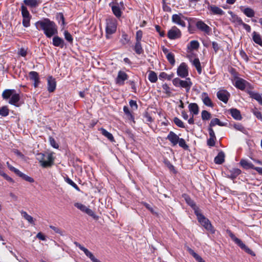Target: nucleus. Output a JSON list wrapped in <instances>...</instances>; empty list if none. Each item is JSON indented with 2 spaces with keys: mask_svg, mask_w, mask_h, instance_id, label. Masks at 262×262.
Wrapping results in <instances>:
<instances>
[{
  "mask_svg": "<svg viewBox=\"0 0 262 262\" xmlns=\"http://www.w3.org/2000/svg\"><path fill=\"white\" fill-rule=\"evenodd\" d=\"M36 29L43 30L46 36L50 38L57 33V28L55 24L48 18L39 20L35 24Z\"/></svg>",
  "mask_w": 262,
  "mask_h": 262,
  "instance_id": "nucleus-1",
  "label": "nucleus"
},
{
  "mask_svg": "<svg viewBox=\"0 0 262 262\" xmlns=\"http://www.w3.org/2000/svg\"><path fill=\"white\" fill-rule=\"evenodd\" d=\"M2 97L4 99L10 98L9 103L12 105L18 106V102L20 99L19 95L16 93L14 90H5L2 94Z\"/></svg>",
  "mask_w": 262,
  "mask_h": 262,
  "instance_id": "nucleus-2",
  "label": "nucleus"
},
{
  "mask_svg": "<svg viewBox=\"0 0 262 262\" xmlns=\"http://www.w3.org/2000/svg\"><path fill=\"white\" fill-rule=\"evenodd\" d=\"M195 214L197 216L199 222L207 230L209 231L211 233H214V230L208 219L206 218L202 214H201L199 210H195Z\"/></svg>",
  "mask_w": 262,
  "mask_h": 262,
  "instance_id": "nucleus-3",
  "label": "nucleus"
},
{
  "mask_svg": "<svg viewBox=\"0 0 262 262\" xmlns=\"http://www.w3.org/2000/svg\"><path fill=\"white\" fill-rule=\"evenodd\" d=\"M117 29V21L115 19L110 18L106 20V37L109 38L110 36L114 34Z\"/></svg>",
  "mask_w": 262,
  "mask_h": 262,
  "instance_id": "nucleus-4",
  "label": "nucleus"
},
{
  "mask_svg": "<svg viewBox=\"0 0 262 262\" xmlns=\"http://www.w3.org/2000/svg\"><path fill=\"white\" fill-rule=\"evenodd\" d=\"M172 83L175 86L184 88L187 92L189 91L192 85L189 78H186L185 80H181L178 78H176L172 80Z\"/></svg>",
  "mask_w": 262,
  "mask_h": 262,
  "instance_id": "nucleus-5",
  "label": "nucleus"
},
{
  "mask_svg": "<svg viewBox=\"0 0 262 262\" xmlns=\"http://www.w3.org/2000/svg\"><path fill=\"white\" fill-rule=\"evenodd\" d=\"M227 233L230 237L231 239L237 244L242 249L244 250L247 253L250 254L251 255H254L253 251L250 249L247 246L245 245V244L239 238L236 237L235 235L230 230H227Z\"/></svg>",
  "mask_w": 262,
  "mask_h": 262,
  "instance_id": "nucleus-6",
  "label": "nucleus"
},
{
  "mask_svg": "<svg viewBox=\"0 0 262 262\" xmlns=\"http://www.w3.org/2000/svg\"><path fill=\"white\" fill-rule=\"evenodd\" d=\"M74 244L77 247H78L81 251H82L85 255L88 257L92 262H101L99 259L94 256L91 252H90L88 249L80 244L79 243L75 242Z\"/></svg>",
  "mask_w": 262,
  "mask_h": 262,
  "instance_id": "nucleus-7",
  "label": "nucleus"
},
{
  "mask_svg": "<svg viewBox=\"0 0 262 262\" xmlns=\"http://www.w3.org/2000/svg\"><path fill=\"white\" fill-rule=\"evenodd\" d=\"M74 244L77 247H78L81 251H82L85 255L88 257L92 262H101L99 259L94 256L91 252H90L88 249L80 244L79 243L75 242Z\"/></svg>",
  "mask_w": 262,
  "mask_h": 262,
  "instance_id": "nucleus-8",
  "label": "nucleus"
},
{
  "mask_svg": "<svg viewBox=\"0 0 262 262\" xmlns=\"http://www.w3.org/2000/svg\"><path fill=\"white\" fill-rule=\"evenodd\" d=\"M74 244L77 247H78L81 251H82L85 255L88 257L92 262H101L99 259L94 256L91 252H90L88 249L80 244L79 243L75 242Z\"/></svg>",
  "mask_w": 262,
  "mask_h": 262,
  "instance_id": "nucleus-9",
  "label": "nucleus"
},
{
  "mask_svg": "<svg viewBox=\"0 0 262 262\" xmlns=\"http://www.w3.org/2000/svg\"><path fill=\"white\" fill-rule=\"evenodd\" d=\"M172 21L182 27L186 26V23L185 20L187 19V18L185 17L182 14L179 13L178 14H175L172 16Z\"/></svg>",
  "mask_w": 262,
  "mask_h": 262,
  "instance_id": "nucleus-10",
  "label": "nucleus"
},
{
  "mask_svg": "<svg viewBox=\"0 0 262 262\" xmlns=\"http://www.w3.org/2000/svg\"><path fill=\"white\" fill-rule=\"evenodd\" d=\"M177 75L181 78H185L188 75V68L185 62L180 64L177 69Z\"/></svg>",
  "mask_w": 262,
  "mask_h": 262,
  "instance_id": "nucleus-11",
  "label": "nucleus"
},
{
  "mask_svg": "<svg viewBox=\"0 0 262 262\" xmlns=\"http://www.w3.org/2000/svg\"><path fill=\"white\" fill-rule=\"evenodd\" d=\"M74 206L81 210L82 212L86 213L89 215L94 218H95V214L94 212L84 205L80 203H75L74 204Z\"/></svg>",
  "mask_w": 262,
  "mask_h": 262,
  "instance_id": "nucleus-12",
  "label": "nucleus"
},
{
  "mask_svg": "<svg viewBox=\"0 0 262 262\" xmlns=\"http://www.w3.org/2000/svg\"><path fill=\"white\" fill-rule=\"evenodd\" d=\"M168 37L170 39H176L181 37V32L176 27H172L168 32Z\"/></svg>",
  "mask_w": 262,
  "mask_h": 262,
  "instance_id": "nucleus-13",
  "label": "nucleus"
},
{
  "mask_svg": "<svg viewBox=\"0 0 262 262\" xmlns=\"http://www.w3.org/2000/svg\"><path fill=\"white\" fill-rule=\"evenodd\" d=\"M44 159V162L42 164V166L43 167L51 166L53 164L54 161L53 153L45 154Z\"/></svg>",
  "mask_w": 262,
  "mask_h": 262,
  "instance_id": "nucleus-14",
  "label": "nucleus"
},
{
  "mask_svg": "<svg viewBox=\"0 0 262 262\" xmlns=\"http://www.w3.org/2000/svg\"><path fill=\"white\" fill-rule=\"evenodd\" d=\"M128 78V75L123 71H119L118 73L117 77L116 79V83L120 85L124 84V81Z\"/></svg>",
  "mask_w": 262,
  "mask_h": 262,
  "instance_id": "nucleus-15",
  "label": "nucleus"
},
{
  "mask_svg": "<svg viewBox=\"0 0 262 262\" xmlns=\"http://www.w3.org/2000/svg\"><path fill=\"white\" fill-rule=\"evenodd\" d=\"M217 97L220 100L226 103L230 97V94L226 90H222L217 92Z\"/></svg>",
  "mask_w": 262,
  "mask_h": 262,
  "instance_id": "nucleus-16",
  "label": "nucleus"
},
{
  "mask_svg": "<svg viewBox=\"0 0 262 262\" xmlns=\"http://www.w3.org/2000/svg\"><path fill=\"white\" fill-rule=\"evenodd\" d=\"M196 26L198 29L208 34L211 31V28L202 20L196 22Z\"/></svg>",
  "mask_w": 262,
  "mask_h": 262,
  "instance_id": "nucleus-17",
  "label": "nucleus"
},
{
  "mask_svg": "<svg viewBox=\"0 0 262 262\" xmlns=\"http://www.w3.org/2000/svg\"><path fill=\"white\" fill-rule=\"evenodd\" d=\"M179 138V136L172 131L169 132L167 137V139L171 142L172 146H175L178 143Z\"/></svg>",
  "mask_w": 262,
  "mask_h": 262,
  "instance_id": "nucleus-18",
  "label": "nucleus"
},
{
  "mask_svg": "<svg viewBox=\"0 0 262 262\" xmlns=\"http://www.w3.org/2000/svg\"><path fill=\"white\" fill-rule=\"evenodd\" d=\"M48 90L49 92H53L55 91L56 86L55 79L52 76H49L47 79Z\"/></svg>",
  "mask_w": 262,
  "mask_h": 262,
  "instance_id": "nucleus-19",
  "label": "nucleus"
},
{
  "mask_svg": "<svg viewBox=\"0 0 262 262\" xmlns=\"http://www.w3.org/2000/svg\"><path fill=\"white\" fill-rule=\"evenodd\" d=\"M29 76L30 79L34 81L33 85L34 87H37L39 83L38 74L36 72L31 71L29 73Z\"/></svg>",
  "mask_w": 262,
  "mask_h": 262,
  "instance_id": "nucleus-20",
  "label": "nucleus"
},
{
  "mask_svg": "<svg viewBox=\"0 0 262 262\" xmlns=\"http://www.w3.org/2000/svg\"><path fill=\"white\" fill-rule=\"evenodd\" d=\"M208 9L210 11L211 13L215 15H222L224 13L223 10L215 5H208Z\"/></svg>",
  "mask_w": 262,
  "mask_h": 262,
  "instance_id": "nucleus-21",
  "label": "nucleus"
},
{
  "mask_svg": "<svg viewBox=\"0 0 262 262\" xmlns=\"http://www.w3.org/2000/svg\"><path fill=\"white\" fill-rule=\"evenodd\" d=\"M208 130L210 138L207 141V144L210 146H213L215 145V140L216 139L215 133L211 127H209Z\"/></svg>",
  "mask_w": 262,
  "mask_h": 262,
  "instance_id": "nucleus-22",
  "label": "nucleus"
},
{
  "mask_svg": "<svg viewBox=\"0 0 262 262\" xmlns=\"http://www.w3.org/2000/svg\"><path fill=\"white\" fill-rule=\"evenodd\" d=\"M247 82L243 79L237 78L236 79L234 86L241 90H244L246 86Z\"/></svg>",
  "mask_w": 262,
  "mask_h": 262,
  "instance_id": "nucleus-23",
  "label": "nucleus"
},
{
  "mask_svg": "<svg viewBox=\"0 0 262 262\" xmlns=\"http://www.w3.org/2000/svg\"><path fill=\"white\" fill-rule=\"evenodd\" d=\"M201 99L205 105L210 107L213 106V103L207 93L204 92L201 94Z\"/></svg>",
  "mask_w": 262,
  "mask_h": 262,
  "instance_id": "nucleus-24",
  "label": "nucleus"
},
{
  "mask_svg": "<svg viewBox=\"0 0 262 262\" xmlns=\"http://www.w3.org/2000/svg\"><path fill=\"white\" fill-rule=\"evenodd\" d=\"M112 10L114 14L117 17L121 16L122 11L121 7H120L118 3H116L112 6Z\"/></svg>",
  "mask_w": 262,
  "mask_h": 262,
  "instance_id": "nucleus-25",
  "label": "nucleus"
},
{
  "mask_svg": "<svg viewBox=\"0 0 262 262\" xmlns=\"http://www.w3.org/2000/svg\"><path fill=\"white\" fill-rule=\"evenodd\" d=\"M188 109L192 115H196L199 112V107L195 103H191L188 105Z\"/></svg>",
  "mask_w": 262,
  "mask_h": 262,
  "instance_id": "nucleus-26",
  "label": "nucleus"
},
{
  "mask_svg": "<svg viewBox=\"0 0 262 262\" xmlns=\"http://www.w3.org/2000/svg\"><path fill=\"white\" fill-rule=\"evenodd\" d=\"M253 41L262 47V36L258 33L254 31L252 34Z\"/></svg>",
  "mask_w": 262,
  "mask_h": 262,
  "instance_id": "nucleus-27",
  "label": "nucleus"
},
{
  "mask_svg": "<svg viewBox=\"0 0 262 262\" xmlns=\"http://www.w3.org/2000/svg\"><path fill=\"white\" fill-rule=\"evenodd\" d=\"M241 10L248 17H252L255 15L254 11L250 8H245L241 7L240 8Z\"/></svg>",
  "mask_w": 262,
  "mask_h": 262,
  "instance_id": "nucleus-28",
  "label": "nucleus"
},
{
  "mask_svg": "<svg viewBox=\"0 0 262 262\" xmlns=\"http://www.w3.org/2000/svg\"><path fill=\"white\" fill-rule=\"evenodd\" d=\"M240 164L244 168L247 169H253L255 170V168L256 167H255L252 163L245 159H242L240 161Z\"/></svg>",
  "mask_w": 262,
  "mask_h": 262,
  "instance_id": "nucleus-29",
  "label": "nucleus"
},
{
  "mask_svg": "<svg viewBox=\"0 0 262 262\" xmlns=\"http://www.w3.org/2000/svg\"><path fill=\"white\" fill-rule=\"evenodd\" d=\"M53 44L55 47L63 48L64 46V40L58 36H55L53 38Z\"/></svg>",
  "mask_w": 262,
  "mask_h": 262,
  "instance_id": "nucleus-30",
  "label": "nucleus"
},
{
  "mask_svg": "<svg viewBox=\"0 0 262 262\" xmlns=\"http://www.w3.org/2000/svg\"><path fill=\"white\" fill-rule=\"evenodd\" d=\"M24 3L30 8H36L41 2L39 0H24Z\"/></svg>",
  "mask_w": 262,
  "mask_h": 262,
  "instance_id": "nucleus-31",
  "label": "nucleus"
},
{
  "mask_svg": "<svg viewBox=\"0 0 262 262\" xmlns=\"http://www.w3.org/2000/svg\"><path fill=\"white\" fill-rule=\"evenodd\" d=\"M21 216L28 221L29 223L32 225H35V220L31 215L28 214L27 212L21 211L20 212Z\"/></svg>",
  "mask_w": 262,
  "mask_h": 262,
  "instance_id": "nucleus-32",
  "label": "nucleus"
},
{
  "mask_svg": "<svg viewBox=\"0 0 262 262\" xmlns=\"http://www.w3.org/2000/svg\"><path fill=\"white\" fill-rule=\"evenodd\" d=\"M249 95L250 97L256 100L260 105H262V96L261 95L253 92H250Z\"/></svg>",
  "mask_w": 262,
  "mask_h": 262,
  "instance_id": "nucleus-33",
  "label": "nucleus"
},
{
  "mask_svg": "<svg viewBox=\"0 0 262 262\" xmlns=\"http://www.w3.org/2000/svg\"><path fill=\"white\" fill-rule=\"evenodd\" d=\"M225 154L223 151L220 152L214 158V162L217 164H221L224 162Z\"/></svg>",
  "mask_w": 262,
  "mask_h": 262,
  "instance_id": "nucleus-34",
  "label": "nucleus"
},
{
  "mask_svg": "<svg viewBox=\"0 0 262 262\" xmlns=\"http://www.w3.org/2000/svg\"><path fill=\"white\" fill-rule=\"evenodd\" d=\"M230 114L232 117L236 120H239L242 119L240 112L235 108L230 110Z\"/></svg>",
  "mask_w": 262,
  "mask_h": 262,
  "instance_id": "nucleus-35",
  "label": "nucleus"
},
{
  "mask_svg": "<svg viewBox=\"0 0 262 262\" xmlns=\"http://www.w3.org/2000/svg\"><path fill=\"white\" fill-rule=\"evenodd\" d=\"M199 47V42L197 40H192L187 45L188 49L191 51L194 50H196Z\"/></svg>",
  "mask_w": 262,
  "mask_h": 262,
  "instance_id": "nucleus-36",
  "label": "nucleus"
},
{
  "mask_svg": "<svg viewBox=\"0 0 262 262\" xmlns=\"http://www.w3.org/2000/svg\"><path fill=\"white\" fill-rule=\"evenodd\" d=\"M20 11H21V13L23 18H26V17L31 18L32 17L29 11L27 9V8L25 6H24L23 5H22L21 6Z\"/></svg>",
  "mask_w": 262,
  "mask_h": 262,
  "instance_id": "nucleus-37",
  "label": "nucleus"
},
{
  "mask_svg": "<svg viewBox=\"0 0 262 262\" xmlns=\"http://www.w3.org/2000/svg\"><path fill=\"white\" fill-rule=\"evenodd\" d=\"M100 130L101 131V134L106 138H107L109 140L111 141H114V137L111 133H109L106 129L103 128H101Z\"/></svg>",
  "mask_w": 262,
  "mask_h": 262,
  "instance_id": "nucleus-38",
  "label": "nucleus"
},
{
  "mask_svg": "<svg viewBox=\"0 0 262 262\" xmlns=\"http://www.w3.org/2000/svg\"><path fill=\"white\" fill-rule=\"evenodd\" d=\"M187 250L189 254H190L198 262H202L204 260L203 258L196 253H195L192 249L188 248Z\"/></svg>",
  "mask_w": 262,
  "mask_h": 262,
  "instance_id": "nucleus-39",
  "label": "nucleus"
},
{
  "mask_svg": "<svg viewBox=\"0 0 262 262\" xmlns=\"http://www.w3.org/2000/svg\"><path fill=\"white\" fill-rule=\"evenodd\" d=\"M187 250L189 254H190L198 262H202L204 260L203 258L196 253H195L192 249L188 248Z\"/></svg>",
  "mask_w": 262,
  "mask_h": 262,
  "instance_id": "nucleus-40",
  "label": "nucleus"
},
{
  "mask_svg": "<svg viewBox=\"0 0 262 262\" xmlns=\"http://www.w3.org/2000/svg\"><path fill=\"white\" fill-rule=\"evenodd\" d=\"M187 250L189 254H190L198 262H202L204 260L203 258L196 253H195L192 249L188 248Z\"/></svg>",
  "mask_w": 262,
  "mask_h": 262,
  "instance_id": "nucleus-41",
  "label": "nucleus"
},
{
  "mask_svg": "<svg viewBox=\"0 0 262 262\" xmlns=\"http://www.w3.org/2000/svg\"><path fill=\"white\" fill-rule=\"evenodd\" d=\"M230 177L234 179L236 178L241 173V170L238 168H233L230 170Z\"/></svg>",
  "mask_w": 262,
  "mask_h": 262,
  "instance_id": "nucleus-42",
  "label": "nucleus"
},
{
  "mask_svg": "<svg viewBox=\"0 0 262 262\" xmlns=\"http://www.w3.org/2000/svg\"><path fill=\"white\" fill-rule=\"evenodd\" d=\"M148 78L151 82L155 83L158 80L157 75L154 71H150L149 72Z\"/></svg>",
  "mask_w": 262,
  "mask_h": 262,
  "instance_id": "nucleus-43",
  "label": "nucleus"
},
{
  "mask_svg": "<svg viewBox=\"0 0 262 262\" xmlns=\"http://www.w3.org/2000/svg\"><path fill=\"white\" fill-rule=\"evenodd\" d=\"M192 64L195 67L198 73L200 74L202 73V68L199 58H195L192 61Z\"/></svg>",
  "mask_w": 262,
  "mask_h": 262,
  "instance_id": "nucleus-44",
  "label": "nucleus"
},
{
  "mask_svg": "<svg viewBox=\"0 0 262 262\" xmlns=\"http://www.w3.org/2000/svg\"><path fill=\"white\" fill-rule=\"evenodd\" d=\"M141 41H136L134 47V50L135 52L138 54H141L143 52V50L141 46Z\"/></svg>",
  "mask_w": 262,
  "mask_h": 262,
  "instance_id": "nucleus-45",
  "label": "nucleus"
},
{
  "mask_svg": "<svg viewBox=\"0 0 262 262\" xmlns=\"http://www.w3.org/2000/svg\"><path fill=\"white\" fill-rule=\"evenodd\" d=\"M9 110L7 106H4L0 108V116L6 117L9 115Z\"/></svg>",
  "mask_w": 262,
  "mask_h": 262,
  "instance_id": "nucleus-46",
  "label": "nucleus"
},
{
  "mask_svg": "<svg viewBox=\"0 0 262 262\" xmlns=\"http://www.w3.org/2000/svg\"><path fill=\"white\" fill-rule=\"evenodd\" d=\"M201 117L203 120H208L211 118V114L208 111L204 110L202 112Z\"/></svg>",
  "mask_w": 262,
  "mask_h": 262,
  "instance_id": "nucleus-47",
  "label": "nucleus"
},
{
  "mask_svg": "<svg viewBox=\"0 0 262 262\" xmlns=\"http://www.w3.org/2000/svg\"><path fill=\"white\" fill-rule=\"evenodd\" d=\"M216 125H218L219 126H224V124L222 123L220 120L217 118H214L211 120L210 123V127L214 126Z\"/></svg>",
  "mask_w": 262,
  "mask_h": 262,
  "instance_id": "nucleus-48",
  "label": "nucleus"
},
{
  "mask_svg": "<svg viewBox=\"0 0 262 262\" xmlns=\"http://www.w3.org/2000/svg\"><path fill=\"white\" fill-rule=\"evenodd\" d=\"M234 129H235L237 130H239L243 133H246V130L244 128V127L240 123H235L233 125Z\"/></svg>",
  "mask_w": 262,
  "mask_h": 262,
  "instance_id": "nucleus-49",
  "label": "nucleus"
},
{
  "mask_svg": "<svg viewBox=\"0 0 262 262\" xmlns=\"http://www.w3.org/2000/svg\"><path fill=\"white\" fill-rule=\"evenodd\" d=\"M7 165L8 167V168L12 171L14 172L15 174H16L17 176L20 177V174H21V172L18 169L14 167L12 165H11L9 162H7Z\"/></svg>",
  "mask_w": 262,
  "mask_h": 262,
  "instance_id": "nucleus-50",
  "label": "nucleus"
},
{
  "mask_svg": "<svg viewBox=\"0 0 262 262\" xmlns=\"http://www.w3.org/2000/svg\"><path fill=\"white\" fill-rule=\"evenodd\" d=\"M166 58L169 61V62L173 66L175 63V59L174 55L173 53H170L167 54L166 56Z\"/></svg>",
  "mask_w": 262,
  "mask_h": 262,
  "instance_id": "nucleus-51",
  "label": "nucleus"
},
{
  "mask_svg": "<svg viewBox=\"0 0 262 262\" xmlns=\"http://www.w3.org/2000/svg\"><path fill=\"white\" fill-rule=\"evenodd\" d=\"M179 146L184 149H187L188 146L186 143L185 141L183 138H179L178 143Z\"/></svg>",
  "mask_w": 262,
  "mask_h": 262,
  "instance_id": "nucleus-52",
  "label": "nucleus"
},
{
  "mask_svg": "<svg viewBox=\"0 0 262 262\" xmlns=\"http://www.w3.org/2000/svg\"><path fill=\"white\" fill-rule=\"evenodd\" d=\"M162 88L164 91V92L168 96H170L171 95V90L169 86L165 83L163 84Z\"/></svg>",
  "mask_w": 262,
  "mask_h": 262,
  "instance_id": "nucleus-53",
  "label": "nucleus"
},
{
  "mask_svg": "<svg viewBox=\"0 0 262 262\" xmlns=\"http://www.w3.org/2000/svg\"><path fill=\"white\" fill-rule=\"evenodd\" d=\"M31 18H23L22 24L24 27L28 28L30 26V20Z\"/></svg>",
  "mask_w": 262,
  "mask_h": 262,
  "instance_id": "nucleus-54",
  "label": "nucleus"
},
{
  "mask_svg": "<svg viewBox=\"0 0 262 262\" xmlns=\"http://www.w3.org/2000/svg\"><path fill=\"white\" fill-rule=\"evenodd\" d=\"M20 177L22 178L23 179H24L26 181L30 182V183H33L34 181V179L32 178L23 173V172L20 174Z\"/></svg>",
  "mask_w": 262,
  "mask_h": 262,
  "instance_id": "nucleus-55",
  "label": "nucleus"
},
{
  "mask_svg": "<svg viewBox=\"0 0 262 262\" xmlns=\"http://www.w3.org/2000/svg\"><path fill=\"white\" fill-rule=\"evenodd\" d=\"M173 121L178 126L182 128L185 127L183 122L178 118H174Z\"/></svg>",
  "mask_w": 262,
  "mask_h": 262,
  "instance_id": "nucleus-56",
  "label": "nucleus"
},
{
  "mask_svg": "<svg viewBox=\"0 0 262 262\" xmlns=\"http://www.w3.org/2000/svg\"><path fill=\"white\" fill-rule=\"evenodd\" d=\"M232 21L236 23L238 25H242L243 23L241 18L235 15H232Z\"/></svg>",
  "mask_w": 262,
  "mask_h": 262,
  "instance_id": "nucleus-57",
  "label": "nucleus"
},
{
  "mask_svg": "<svg viewBox=\"0 0 262 262\" xmlns=\"http://www.w3.org/2000/svg\"><path fill=\"white\" fill-rule=\"evenodd\" d=\"M66 182L69 184H70V185H71L72 187H73L75 189H76L78 191H79V187H78V186L77 185V184L76 183H75L72 180H71L70 178H67L66 179Z\"/></svg>",
  "mask_w": 262,
  "mask_h": 262,
  "instance_id": "nucleus-58",
  "label": "nucleus"
},
{
  "mask_svg": "<svg viewBox=\"0 0 262 262\" xmlns=\"http://www.w3.org/2000/svg\"><path fill=\"white\" fill-rule=\"evenodd\" d=\"M143 36V32L141 30H139L136 32V41H141Z\"/></svg>",
  "mask_w": 262,
  "mask_h": 262,
  "instance_id": "nucleus-59",
  "label": "nucleus"
},
{
  "mask_svg": "<svg viewBox=\"0 0 262 262\" xmlns=\"http://www.w3.org/2000/svg\"><path fill=\"white\" fill-rule=\"evenodd\" d=\"M64 36L65 39L68 41L69 42H72L73 41V37L72 35L68 32L67 31H64Z\"/></svg>",
  "mask_w": 262,
  "mask_h": 262,
  "instance_id": "nucleus-60",
  "label": "nucleus"
},
{
  "mask_svg": "<svg viewBox=\"0 0 262 262\" xmlns=\"http://www.w3.org/2000/svg\"><path fill=\"white\" fill-rule=\"evenodd\" d=\"M252 112L257 119L262 121V115L259 111L255 108L253 110Z\"/></svg>",
  "mask_w": 262,
  "mask_h": 262,
  "instance_id": "nucleus-61",
  "label": "nucleus"
},
{
  "mask_svg": "<svg viewBox=\"0 0 262 262\" xmlns=\"http://www.w3.org/2000/svg\"><path fill=\"white\" fill-rule=\"evenodd\" d=\"M45 154L39 153L37 155V159L39 161L41 165L44 162Z\"/></svg>",
  "mask_w": 262,
  "mask_h": 262,
  "instance_id": "nucleus-62",
  "label": "nucleus"
},
{
  "mask_svg": "<svg viewBox=\"0 0 262 262\" xmlns=\"http://www.w3.org/2000/svg\"><path fill=\"white\" fill-rule=\"evenodd\" d=\"M50 227L52 230H53L56 233H57L60 234L61 235H64L63 231L62 230H61L60 229H59L58 228H57V227H55L53 226H50Z\"/></svg>",
  "mask_w": 262,
  "mask_h": 262,
  "instance_id": "nucleus-63",
  "label": "nucleus"
},
{
  "mask_svg": "<svg viewBox=\"0 0 262 262\" xmlns=\"http://www.w3.org/2000/svg\"><path fill=\"white\" fill-rule=\"evenodd\" d=\"M49 140L52 146H53L55 148H58V144L56 142L55 140L53 138L50 137Z\"/></svg>",
  "mask_w": 262,
  "mask_h": 262,
  "instance_id": "nucleus-64",
  "label": "nucleus"
}]
</instances>
